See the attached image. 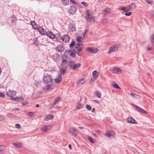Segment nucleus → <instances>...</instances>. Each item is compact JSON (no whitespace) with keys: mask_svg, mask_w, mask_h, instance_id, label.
<instances>
[{"mask_svg":"<svg viewBox=\"0 0 154 154\" xmlns=\"http://www.w3.org/2000/svg\"><path fill=\"white\" fill-rule=\"evenodd\" d=\"M52 87V85L49 84L47 85L46 86H45L42 87V89L43 91H47L49 90Z\"/></svg>","mask_w":154,"mask_h":154,"instance_id":"17","label":"nucleus"},{"mask_svg":"<svg viewBox=\"0 0 154 154\" xmlns=\"http://www.w3.org/2000/svg\"><path fill=\"white\" fill-rule=\"evenodd\" d=\"M69 29L70 31L72 32L75 30L74 25L72 23H70L69 26Z\"/></svg>","mask_w":154,"mask_h":154,"instance_id":"21","label":"nucleus"},{"mask_svg":"<svg viewBox=\"0 0 154 154\" xmlns=\"http://www.w3.org/2000/svg\"><path fill=\"white\" fill-rule=\"evenodd\" d=\"M97 78H92V79H90V84L92 83Z\"/></svg>","mask_w":154,"mask_h":154,"instance_id":"46","label":"nucleus"},{"mask_svg":"<svg viewBox=\"0 0 154 154\" xmlns=\"http://www.w3.org/2000/svg\"><path fill=\"white\" fill-rule=\"evenodd\" d=\"M51 127L50 125H46L41 128V131L46 132L48 131L51 128Z\"/></svg>","mask_w":154,"mask_h":154,"instance_id":"9","label":"nucleus"},{"mask_svg":"<svg viewBox=\"0 0 154 154\" xmlns=\"http://www.w3.org/2000/svg\"><path fill=\"white\" fill-rule=\"evenodd\" d=\"M95 95L96 96L99 98H100L101 97V94L98 91H97L95 93Z\"/></svg>","mask_w":154,"mask_h":154,"instance_id":"36","label":"nucleus"},{"mask_svg":"<svg viewBox=\"0 0 154 154\" xmlns=\"http://www.w3.org/2000/svg\"><path fill=\"white\" fill-rule=\"evenodd\" d=\"M84 106L83 104L78 103L76 104V109H79L82 108Z\"/></svg>","mask_w":154,"mask_h":154,"instance_id":"26","label":"nucleus"},{"mask_svg":"<svg viewBox=\"0 0 154 154\" xmlns=\"http://www.w3.org/2000/svg\"><path fill=\"white\" fill-rule=\"evenodd\" d=\"M52 78H43L44 82L45 83H48L52 81Z\"/></svg>","mask_w":154,"mask_h":154,"instance_id":"20","label":"nucleus"},{"mask_svg":"<svg viewBox=\"0 0 154 154\" xmlns=\"http://www.w3.org/2000/svg\"><path fill=\"white\" fill-rule=\"evenodd\" d=\"M24 100V99L22 97H20L14 98L12 99V100L15 101L16 102H20L23 101Z\"/></svg>","mask_w":154,"mask_h":154,"instance_id":"13","label":"nucleus"},{"mask_svg":"<svg viewBox=\"0 0 154 154\" xmlns=\"http://www.w3.org/2000/svg\"><path fill=\"white\" fill-rule=\"evenodd\" d=\"M7 95L10 97L11 99L12 100V99L14 98V97L15 96L16 94V92L15 91L11 90H9L6 92Z\"/></svg>","mask_w":154,"mask_h":154,"instance_id":"3","label":"nucleus"},{"mask_svg":"<svg viewBox=\"0 0 154 154\" xmlns=\"http://www.w3.org/2000/svg\"><path fill=\"white\" fill-rule=\"evenodd\" d=\"M81 3L84 5L85 6H87L88 5L87 3L85 2H81Z\"/></svg>","mask_w":154,"mask_h":154,"instance_id":"53","label":"nucleus"},{"mask_svg":"<svg viewBox=\"0 0 154 154\" xmlns=\"http://www.w3.org/2000/svg\"><path fill=\"white\" fill-rule=\"evenodd\" d=\"M35 23V21H32L31 23V24L32 26H33V25H34Z\"/></svg>","mask_w":154,"mask_h":154,"instance_id":"63","label":"nucleus"},{"mask_svg":"<svg viewBox=\"0 0 154 154\" xmlns=\"http://www.w3.org/2000/svg\"><path fill=\"white\" fill-rule=\"evenodd\" d=\"M66 60H63L61 63V65L62 67H65V65L66 64Z\"/></svg>","mask_w":154,"mask_h":154,"instance_id":"31","label":"nucleus"},{"mask_svg":"<svg viewBox=\"0 0 154 154\" xmlns=\"http://www.w3.org/2000/svg\"><path fill=\"white\" fill-rule=\"evenodd\" d=\"M102 11L106 12V14H109L110 12V9L109 8H106Z\"/></svg>","mask_w":154,"mask_h":154,"instance_id":"34","label":"nucleus"},{"mask_svg":"<svg viewBox=\"0 0 154 154\" xmlns=\"http://www.w3.org/2000/svg\"><path fill=\"white\" fill-rule=\"evenodd\" d=\"M99 72L95 70L92 72V75L93 77H97L99 76Z\"/></svg>","mask_w":154,"mask_h":154,"instance_id":"27","label":"nucleus"},{"mask_svg":"<svg viewBox=\"0 0 154 154\" xmlns=\"http://www.w3.org/2000/svg\"><path fill=\"white\" fill-rule=\"evenodd\" d=\"M88 139L89 140V141L91 143H94V140H93V138L89 136H88L87 137Z\"/></svg>","mask_w":154,"mask_h":154,"instance_id":"40","label":"nucleus"},{"mask_svg":"<svg viewBox=\"0 0 154 154\" xmlns=\"http://www.w3.org/2000/svg\"><path fill=\"white\" fill-rule=\"evenodd\" d=\"M86 50L91 53H96L99 51L98 49L95 48H86Z\"/></svg>","mask_w":154,"mask_h":154,"instance_id":"5","label":"nucleus"},{"mask_svg":"<svg viewBox=\"0 0 154 154\" xmlns=\"http://www.w3.org/2000/svg\"><path fill=\"white\" fill-rule=\"evenodd\" d=\"M64 4L66 5L69 4V0H61Z\"/></svg>","mask_w":154,"mask_h":154,"instance_id":"42","label":"nucleus"},{"mask_svg":"<svg viewBox=\"0 0 154 154\" xmlns=\"http://www.w3.org/2000/svg\"><path fill=\"white\" fill-rule=\"evenodd\" d=\"M0 97H5V95L2 93L0 92Z\"/></svg>","mask_w":154,"mask_h":154,"instance_id":"56","label":"nucleus"},{"mask_svg":"<svg viewBox=\"0 0 154 154\" xmlns=\"http://www.w3.org/2000/svg\"><path fill=\"white\" fill-rule=\"evenodd\" d=\"M94 101L96 103H99V101L97 100H94Z\"/></svg>","mask_w":154,"mask_h":154,"instance_id":"60","label":"nucleus"},{"mask_svg":"<svg viewBox=\"0 0 154 154\" xmlns=\"http://www.w3.org/2000/svg\"><path fill=\"white\" fill-rule=\"evenodd\" d=\"M6 116L8 117L9 118H11L13 117L14 115L13 113H8L7 114Z\"/></svg>","mask_w":154,"mask_h":154,"instance_id":"38","label":"nucleus"},{"mask_svg":"<svg viewBox=\"0 0 154 154\" xmlns=\"http://www.w3.org/2000/svg\"><path fill=\"white\" fill-rule=\"evenodd\" d=\"M132 105L134 107V108H135V110L138 111V112L142 113H144L145 114H147V112L143 110L141 108L135 105L134 104H133Z\"/></svg>","mask_w":154,"mask_h":154,"instance_id":"6","label":"nucleus"},{"mask_svg":"<svg viewBox=\"0 0 154 154\" xmlns=\"http://www.w3.org/2000/svg\"><path fill=\"white\" fill-rule=\"evenodd\" d=\"M38 30L40 33L43 35H46L47 32L43 28L41 27L38 28Z\"/></svg>","mask_w":154,"mask_h":154,"instance_id":"15","label":"nucleus"},{"mask_svg":"<svg viewBox=\"0 0 154 154\" xmlns=\"http://www.w3.org/2000/svg\"><path fill=\"white\" fill-rule=\"evenodd\" d=\"M5 146L2 145H0V152L4 151L5 150Z\"/></svg>","mask_w":154,"mask_h":154,"instance_id":"39","label":"nucleus"},{"mask_svg":"<svg viewBox=\"0 0 154 154\" xmlns=\"http://www.w3.org/2000/svg\"><path fill=\"white\" fill-rule=\"evenodd\" d=\"M86 15H87V18L88 21H91L92 20L93 22L94 20V16H92V12L90 10H88L86 11Z\"/></svg>","mask_w":154,"mask_h":154,"instance_id":"2","label":"nucleus"},{"mask_svg":"<svg viewBox=\"0 0 154 154\" xmlns=\"http://www.w3.org/2000/svg\"><path fill=\"white\" fill-rule=\"evenodd\" d=\"M110 70L113 73L116 74H121L122 73V70L117 67H114Z\"/></svg>","mask_w":154,"mask_h":154,"instance_id":"4","label":"nucleus"},{"mask_svg":"<svg viewBox=\"0 0 154 154\" xmlns=\"http://www.w3.org/2000/svg\"><path fill=\"white\" fill-rule=\"evenodd\" d=\"M81 51L77 50V51L76 52L78 56H81L82 55V53L80 52Z\"/></svg>","mask_w":154,"mask_h":154,"instance_id":"48","label":"nucleus"},{"mask_svg":"<svg viewBox=\"0 0 154 154\" xmlns=\"http://www.w3.org/2000/svg\"><path fill=\"white\" fill-rule=\"evenodd\" d=\"M150 13L151 15L154 18V11H151Z\"/></svg>","mask_w":154,"mask_h":154,"instance_id":"59","label":"nucleus"},{"mask_svg":"<svg viewBox=\"0 0 154 154\" xmlns=\"http://www.w3.org/2000/svg\"><path fill=\"white\" fill-rule=\"evenodd\" d=\"M147 2L149 4H152L153 1L152 0H146Z\"/></svg>","mask_w":154,"mask_h":154,"instance_id":"50","label":"nucleus"},{"mask_svg":"<svg viewBox=\"0 0 154 154\" xmlns=\"http://www.w3.org/2000/svg\"><path fill=\"white\" fill-rule=\"evenodd\" d=\"M32 26L34 29H37V25L36 24H35L34 25H33V26Z\"/></svg>","mask_w":154,"mask_h":154,"instance_id":"58","label":"nucleus"},{"mask_svg":"<svg viewBox=\"0 0 154 154\" xmlns=\"http://www.w3.org/2000/svg\"><path fill=\"white\" fill-rule=\"evenodd\" d=\"M22 103L23 104V106H25L26 105V104H27V103L26 102H22Z\"/></svg>","mask_w":154,"mask_h":154,"instance_id":"62","label":"nucleus"},{"mask_svg":"<svg viewBox=\"0 0 154 154\" xmlns=\"http://www.w3.org/2000/svg\"><path fill=\"white\" fill-rule=\"evenodd\" d=\"M53 118V116L52 115H48L47 116L46 118L48 119H51Z\"/></svg>","mask_w":154,"mask_h":154,"instance_id":"43","label":"nucleus"},{"mask_svg":"<svg viewBox=\"0 0 154 154\" xmlns=\"http://www.w3.org/2000/svg\"><path fill=\"white\" fill-rule=\"evenodd\" d=\"M46 35L48 37L51 39H53L55 36V35L51 31L47 32Z\"/></svg>","mask_w":154,"mask_h":154,"instance_id":"11","label":"nucleus"},{"mask_svg":"<svg viewBox=\"0 0 154 154\" xmlns=\"http://www.w3.org/2000/svg\"><path fill=\"white\" fill-rule=\"evenodd\" d=\"M129 6V8L130 9V11L131 10V9H133V8H134L135 7V5L134 4H131L129 5H128Z\"/></svg>","mask_w":154,"mask_h":154,"instance_id":"33","label":"nucleus"},{"mask_svg":"<svg viewBox=\"0 0 154 154\" xmlns=\"http://www.w3.org/2000/svg\"><path fill=\"white\" fill-rule=\"evenodd\" d=\"M128 5L126 7H124L121 9V10L125 12L130 11V9L129 8Z\"/></svg>","mask_w":154,"mask_h":154,"instance_id":"29","label":"nucleus"},{"mask_svg":"<svg viewBox=\"0 0 154 154\" xmlns=\"http://www.w3.org/2000/svg\"><path fill=\"white\" fill-rule=\"evenodd\" d=\"M106 135L107 137H111L110 131H108L106 133Z\"/></svg>","mask_w":154,"mask_h":154,"instance_id":"47","label":"nucleus"},{"mask_svg":"<svg viewBox=\"0 0 154 154\" xmlns=\"http://www.w3.org/2000/svg\"><path fill=\"white\" fill-rule=\"evenodd\" d=\"M83 47V44L78 43L76 44L75 46V48L78 50L82 51Z\"/></svg>","mask_w":154,"mask_h":154,"instance_id":"18","label":"nucleus"},{"mask_svg":"<svg viewBox=\"0 0 154 154\" xmlns=\"http://www.w3.org/2000/svg\"><path fill=\"white\" fill-rule=\"evenodd\" d=\"M69 65L70 68L74 70L79 68L81 65L80 63H76L75 61H71L69 63Z\"/></svg>","mask_w":154,"mask_h":154,"instance_id":"1","label":"nucleus"},{"mask_svg":"<svg viewBox=\"0 0 154 154\" xmlns=\"http://www.w3.org/2000/svg\"><path fill=\"white\" fill-rule=\"evenodd\" d=\"M70 1L71 2L74 3L75 5H78V4L74 0H70Z\"/></svg>","mask_w":154,"mask_h":154,"instance_id":"55","label":"nucleus"},{"mask_svg":"<svg viewBox=\"0 0 154 154\" xmlns=\"http://www.w3.org/2000/svg\"><path fill=\"white\" fill-rule=\"evenodd\" d=\"M107 21V19H104L103 20V23H105Z\"/></svg>","mask_w":154,"mask_h":154,"instance_id":"57","label":"nucleus"},{"mask_svg":"<svg viewBox=\"0 0 154 154\" xmlns=\"http://www.w3.org/2000/svg\"><path fill=\"white\" fill-rule=\"evenodd\" d=\"M62 78H57L54 79V81L56 83L58 84L62 81Z\"/></svg>","mask_w":154,"mask_h":154,"instance_id":"28","label":"nucleus"},{"mask_svg":"<svg viewBox=\"0 0 154 154\" xmlns=\"http://www.w3.org/2000/svg\"><path fill=\"white\" fill-rule=\"evenodd\" d=\"M69 54L70 55L73 57H75V52H73L72 51H69Z\"/></svg>","mask_w":154,"mask_h":154,"instance_id":"32","label":"nucleus"},{"mask_svg":"<svg viewBox=\"0 0 154 154\" xmlns=\"http://www.w3.org/2000/svg\"><path fill=\"white\" fill-rule=\"evenodd\" d=\"M5 120V118L1 115H0V121Z\"/></svg>","mask_w":154,"mask_h":154,"instance_id":"51","label":"nucleus"},{"mask_svg":"<svg viewBox=\"0 0 154 154\" xmlns=\"http://www.w3.org/2000/svg\"><path fill=\"white\" fill-rule=\"evenodd\" d=\"M85 82V79L84 78L82 79H81L79 80L77 82V85H81L84 84Z\"/></svg>","mask_w":154,"mask_h":154,"instance_id":"22","label":"nucleus"},{"mask_svg":"<svg viewBox=\"0 0 154 154\" xmlns=\"http://www.w3.org/2000/svg\"><path fill=\"white\" fill-rule=\"evenodd\" d=\"M28 114L31 116H33L34 114V113L32 112H28Z\"/></svg>","mask_w":154,"mask_h":154,"instance_id":"52","label":"nucleus"},{"mask_svg":"<svg viewBox=\"0 0 154 154\" xmlns=\"http://www.w3.org/2000/svg\"><path fill=\"white\" fill-rule=\"evenodd\" d=\"M70 39L69 36L67 35H65L61 37V39L62 41L65 43L68 42Z\"/></svg>","mask_w":154,"mask_h":154,"instance_id":"8","label":"nucleus"},{"mask_svg":"<svg viewBox=\"0 0 154 154\" xmlns=\"http://www.w3.org/2000/svg\"><path fill=\"white\" fill-rule=\"evenodd\" d=\"M70 132L75 137L78 133L77 131L73 128H71L69 129Z\"/></svg>","mask_w":154,"mask_h":154,"instance_id":"12","label":"nucleus"},{"mask_svg":"<svg viewBox=\"0 0 154 154\" xmlns=\"http://www.w3.org/2000/svg\"><path fill=\"white\" fill-rule=\"evenodd\" d=\"M110 136L112 137H114L115 136V133L112 131H110Z\"/></svg>","mask_w":154,"mask_h":154,"instance_id":"45","label":"nucleus"},{"mask_svg":"<svg viewBox=\"0 0 154 154\" xmlns=\"http://www.w3.org/2000/svg\"><path fill=\"white\" fill-rule=\"evenodd\" d=\"M61 97H58L57 98H56L54 101L53 103L51 105V106H54L57 104V103H58L59 102L60 100L61 99Z\"/></svg>","mask_w":154,"mask_h":154,"instance_id":"25","label":"nucleus"},{"mask_svg":"<svg viewBox=\"0 0 154 154\" xmlns=\"http://www.w3.org/2000/svg\"><path fill=\"white\" fill-rule=\"evenodd\" d=\"M77 40L79 42H83L84 41L83 38L81 37H78L77 38Z\"/></svg>","mask_w":154,"mask_h":154,"instance_id":"35","label":"nucleus"},{"mask_svg":"<svg viewBox=\"0 0 154 154\" xmlns=\"http://www.w3.org/2000/svg\"><path fill=\"white\" fill-rule=\"evenodd\" d=\"M12 144L14 146L17 148H20L23 146L22 143L19 142H17L15 143H13Z\"/></svg>","mask_w":154,"mask_h":154,"instance_id":"19","label":"nucleus"},{"mask_svg":"<svg viewBox=\"0 0 154 154\" xmlns=\"http://www.w3.org/2000/svg\"><path fill=\"white\" fill-rule=\"evenodd\" d=\"M131 14V12H129L125 13V15L127 16H130Z\"/></svg>","mask_w":154,"mask_h":154,"instance_id":"49","label":"nucleus"},{"mask_svg":"<svg viewBox=\"0 0 154 154\" xmlns=\"http://www.w3.org/2000/svg\"><path fill=\"white\" fill-rule=\"evenodd\" d=\"M56 50L58 52L61 53L63 51L64 48L62 45H59L57 46Z\"/></svg>","mask_w":154,"mask_h":154,"instance_id":"16","label":"nucleus"},{"mask_svg":"<svg viewBox=\"0 0 154 154\" xmlns=\"http://www.w3.org/2000/svg\"><path fill=\"white\" fill-rule=\"evenodd\" d=\"M118 49V46L116 45H115L111 47L109 49V51L108 53V54H110L112 52H115Z\"/></svg>","mask_w":154,"mask_h":154,"instance_id":"7","label":"nucleus"},{"mask_svg":"<svg viewBox=\"0 0 154 154\" xmlns=\"http://www.w3.org/2000/svg\"><path fill=\"white\" fill-rule=\"evenodd\" d=\"M15 126L18 128H20L21 127L20 125L19 124H16Z\"/></svg>","mask_w":154,"mask_h":154,"instance_id":"54","label":"nucleus"},{"mask_svg":"<svg viewBox=\"0 0 154 154\" xmlns=\"http://www.w3.org/2000/svg\"><path fill=\"white\" fill-rule=\"evenodd\" d=\"M19 109L18 108H14L13 109V111H19Z\"/></svg>","mask_w":154,"mask_h":154,"instance_id":"61","label":"nucleus"},{"mask_svg":"<svg viewBox=\"0 0 154 154\" xmlns=\"http://www.w3.org/2000/svg\"><path fill=\"white\" fill-rule=\"evenodd\" d=\"M128 122L129 123L136 124L137 122L134 119L131 117H129L127 119Z\"/></svg>","mask_w":154,"mask_h":154,"instance_id":"14","label":"nucleus"},{"mask_svg":"<svg viewBox=\"0 0 154 154\" xmlns=\"http://www.w3.org/2000/svg\"><path fill=\"white\" fill-rule=\"evenodd\" d=\"M112 85L113 87L116 89H119L120 90L121 89V88L120 87L119 85L114 82H112Z\"/></svg>","mask_w":154,"mask_h":154,"instance_id":"23","label":"nucleus"},{"mask_svg":"<svg viewBox=\"0 0 154 154\" xmlns=\"http://www.w3.org/2000/svg\"><path fill=\"white\" fill-rule=\"evenodd\" d=\"M131 95L132 97L136 99H139L141 98V96L134 93H131Z\"/></svg>","mask_w":154,"mask_h":154,"instance_id":"24","label":"nucleus"},{"mask_svg":"<svg viewBox=\"0 0 154 154\" xmlns=\"http://www.w3.org/2000/svg\"><path fill=\"white\" fill-rule=\"evenodd\" d=\"M76 10V9L75 7L71 6L69 10V13L71 14H73L75 13Z\"/></svg>","mask_w":154,"mask_h":154,"instance_id":"10","label":"nucleus"},{"mask_svg":"<svg viewBox=\"0 0 154 154\" xmlns=\"http://www.w3.org/2000/svg\"><path fill=\"white\" fill-rule=\"evenodd\" d=\"M66 71V69L65 67H62L61 68L60 72L61 74H64Z\"/></svg>","mask_w":154,"mask_h":154,"instance_id":"30","label":"nucleus"},{"mask_svg":"<svg viewBox=\"0 0 154 154\" xmlns=\"http://www.w3.org/2000/svg\"><path fill=\"white\" fill-rule=\"evenodd\" d=\"M85 108L88 110L89 111H91V106L88 104H87L86 105Z\"/></svg>","mask_w":154,"mask_h":154,"instance_id":"41","label":"nucleus"},{"mask_svg":"<svg viewBox=\"0 0 154 154\" xmlns=\"http://www.w3.org/2000/svg\"><path fill=\"white\" fill-rule=\"evenodd\" d=\"M151 41L152 44L154 45V32L152 34L151 37Z\"/></svg>","mask_w":154,"mask_h":154,"instance_id":"37","label":"nucleus"},{"mask_svg":"<svg viewBox=\"0 0 154 154\" xmlns=\"http://www.w3.org/2000/svg\"><path fill=\"white\" fill-rule=\"evenodd\" d=\"M92 112L93 113H94L95 112V109L94 108H93L92 109Z\"/></svg>","mask_w":154,"mask_h":154,"instance_id":"64","label":"nucleus"},{"mask_svg":"<svg viewBox=\"0 0 154 154\" xmlns=\"http://www.w3.org/2000/svg\"><path fill=\"white\" fill-rule=\"evenodd\" d=\"M75 42L74 41H72L71 43L69 44V46L70 47L72 48L75 45Z\"/></svg>","mask_w":154,"mask_h":154,"instance_id":"44","label":"nucleus"}]
</instances>
